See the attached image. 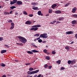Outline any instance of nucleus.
<instances>
[{
    "label": "nucleus",
    "instance_id": "nucleus-1",
    "mask_svg": "<svg viewBox=\"0 0 77 77\" xmlns=\"http://www.w3.org/2000/svg\"><path fill=\"white\" fill-rule=\"evenodd\" d=\"M17 2V4L18 5H23V2L21 1H17V0H13V1H11L10 2V5H14V4H15L16 2Z\"/></svg>",
    "mask_w": 77,
    "mask_h": 77
},
{
    "label": "nucleus",
    "instance_id": "nucleus-2",
    "mask_svg": "<svg viewBox=\"0 0 77 77\" xmlns=\"http://www.w3.org/2000/svg\"><path fill=\"white\" fill-rule=\"evenodd\" d=\"M41 26L40 25H34L31 27L32 28L30 29V30H34V31H36V30H38V27H40Z\"/></svg>",
    "mask_w": 77,
    "mask_h": 77
},
{
    "label": "nucleus",
    "instance_id": "nucleus-3",
    "mask_svg": "<svg viewBox=\"0 0 77 77\" xmlns=\"http://www.w3.org/2000/svg\"><path fill=\"white\" fill-rule=\"evenodd\" d=\"M17 38H19L20 41L23 44H26V43L27 42V40L24 37L21 36H18Z\"/></svg>",
    "mask_w": 77,
    "mask_h": 77
},
{
    "label": "nucleus",
    "instance_id": "nucleus-4",
    "mask_svg": "<svg viewBox=\"0 0 77 77\" xmlns=\"http://www.w3.org/2000/svg\"><path fill=\"white\" fill-rule=\"evenodd\" d=\"M39 71V69H38L35 71H32L31 72L30 71H28L27 72V73L28 74H29V75H31V74H35L36 73L38 72Z\"/></svg>",
    "mask_w": 77,
    "mask_h": 77
},
{
    "label": "nucleus",
    "instance_id": "nucleus-5",
    "mask_svg": "<svg viewBox=\"0 0 77 77\" xmlns=\"http://www.w3.org/2000/svg\"><path fill=\"white\" fill-rule=\"evenodd\" d=\"M31 51H27L26 52L28 54H33V53H38V52H39V51H36L35 50H32Z\"/></svg>",
    "mask_w": 77,
    "mask_h": 77
},
{
    "label": "nucleus",
    "instance_id": "nucleus-6",
    "mask_svg": "<svg viewBox=\"0 0 77 77\" xmlns=\"http://www.w3.org/2000/svg\"><path fill=\"white\" fill-rule=\"evenodd\" d=\"M40 37L43 38H48V35L47 33H44L41 34L40 35Z\"/></svg>",
    "mask_w": 77,
    "mask_h": 77
},
{
    "label": "nucleus",
    "instance_id": "nucleus-7",
    "mask_svg": "<svg viewBox=\"0 0 77 77\" xmlns=\"http://www.w3.org/2000/svg\"><path fill=\"white\" fill-rule=\"evenodd\" d=\"M25 23L26 24L30 25V24H32V21H27L25 22Z\"/></svg>",
    "mask_w": 77,
    "mask_h": 77
},
{
    "label": "nucleus",
    "instance_id": "nucleus-8",
    "mask_svg": "<svg viewBox=\"0 0 77 77\" xmlns=\"http://www.w3.org/2000/svg\"><path fill=\"white\" fill-rule=\"evenodd\" d=\"M76 10H77V8L76 7L72 9V13H75L76 11Z\"/></svg>",
    "mask_w": 77,
    "mask_h": 77
},
{
    "label": "nucleus",
    "instance_id": "nucleus-9",
    "mask_svg": "<svg viewBox=\"0 0 77 77\" xmlns=\"http://www.w3.org/2000/svg\"><path fill=\"white\" fill-rule=\"evenodd\" d=\"M55 14H60L62 13V12L60 10H57V11H55Z\"/></svg>",
    "mask_w": 77,
    "mask_h": 77
},
{
    "label": "nucleus",
    "instance_id": "nucleus-10",
    "mask_svg": "<svg viewBox=\"0 0 77 77\" xmlns=\"http://www.w3.org/2000/svg\"><path fill=\"white\" fill-rule=\"evenodd\" d=\"M7 52V51L6 50H2L1 51V54H3V53H6Z\"/></svg>",
    "mask_w": 77,
    "mask_h": 77
},
{
    "label": "nucleus",
    "instance_id": "nucleus-11",
    "mask_svg": "<svg viewBox=\"0 0 77 77\" xmlns=\"http://www.w3.org/2000/svg\"><path fill=\"white\" fill-rule=\"evenodd\" d=\"M66 34L68 35L69 34H73V32L72 31H68L66 32Z\"/></svg>",
    "mask_w": 77,
    "mask_h": 77
},
{
    "label": "nucleus",
    "instance_id": "nucleus-12",
    "mask_svg": "<svg viewBox=\"0 0 77 77\" xmlns=\"http://www.w3.org/2000/svg\"><path fill=\"white\" fill-rule=\"evenodd\" d=\"M72 24H77V21L76 20H73L72 22Z\"/></svg>",
    "mask_w": 77,
    "mask_h": 77
},
{
    "label": "nucleus",
    "instance_id": "nucleus-13",
    "mask_svg": "<svg viewBox=\"0 0 77 77\" xmlns=\"http://www.w3.org/2000/svg\"><path fill=\"white\" fill-rule=\"evenodd\" d=\"M57 6V5L56 4H53L51 6L52 8V9H54V8L56 7Z\"/></svg>",
    "mask_w": 77,
    "mask_h": 77
},
{
    "label": "nucleus",
    "instance_id": "nucleus-14",
    "mask_svg": "<svg viewBox=\"0 0 77 77\" xmlns=\"http://www.w3.org/2000/svg\"><path fill=\"white\" fill-rule=\"evenodd\" d=\"M65 48L67 50V51H69V47L68 46H66Z\"/></svg>",
    "mask_w": 77,
    "mask_h": 77
},
{
    "label": "nucleus",
    "instance_id": "nucleus-15",
    "mask_svg": "<svg viewBox=\"0 0 77 77\" xmlns=\"http://www.w3.org/2000/svg\"><path fill=\"white\" fill-rule=\"evenodd\" d=\"M32 9H34V10H39V9H38V7H33Z\"/></svg>",
    "mask_w": 77,
    "mask_h": 77
},
{
    "label": "nucleus",
    "instance_id": "nucleus-16",
    "mask_svg": "<svg viewBox=\"0 0 77 77\" xmlns=\"http://www.w3.org/2000/svg\"><path fill=\"white\" fill-rule=\"evenodd\" d=\"M75 60H73L71 61V64H73V63H75Z\"/></svg>",
    "mask_w": 77,
    "mask_h": 77
},
{
    "label": "nucleus",
    "instance_id": "nucleus-17",
    "mask_svg": "<svg viewBox=\"0 0 77 77\" xmlns=\"http://www.w3.org/2000/svg\"><path fill=\"white\" fill-rule=\"evenodd\" d=\"M38 3L36 2H33L31 3L32 5H37Z\"/></svg>",
    "mask_w": 77,
    "mask_h": 77
},
{
    "label": "nucleus",
    "instance_id": "nucleus-18",
    "mask_svg": "<svg viewBox=\"0 0 77 77\" xmlns=\"http://www.w3.org/2000/svg\"><path fill=\"white\" fill-rule=\"evenodd\" d=\"M39 34H35L34 35V37H36L37 36V37H39Z\"/></svg>",
    "mask_w": 77,
    "mask_h": 77
},
{
    "label": "nucleus",
    "instance_id": "nucleus-19",
    "mask_svg": "<svg viewBox=\"0 0 77 77\" xmlns=\"http://www.w3.org/2000/svg\"><path fill=\"white\" fill-rule=\"evenodd\" d=\"M10 9H14V8H16V7L15 6H12V7H10Z\"/></svg>",
    "mask_w": 77,
    "mask_h": 77
},
{
    "label": "nucleus",
    "instance_id": "nucleus-20",
    "mask_svg": "<svg viewBox=\"0 0 77 77\" xmlns=\"http://www.w3.org/2000/svg\"><path fill=\"white\" fill-rule=\"evenodd\" d=\"M72 17H75V18H77V15L74 14L72 16Z\"/></svg>",
    "mask_w": 77,
    "mask_h": 77
},
{
    "label": "nucleus",
    "instance_id": "nucleus-21",
    "mask_svg": "<svg viewBox=\"0 0 77 77\" xmlns=\"http://www.w3.org/2000/svg\"><path fill=\"white\" fill-rule=\"evenodd\" d=\"M29 70L30 71H33V68L32 67H30L29 69Z\"/></svg>",
    "mask_w": 77,
    "mask_h": 77
},
{
    "label": "nucleus",
    "instance_id": "nucleus-22",
    "mask_svg": "<svg viewBox=\"0 0 77 77\" xmlns=\"http://www.w3.org/2000/svg\"><path fill=\"white\" fill-rule=\"evenodd\" d=\"M41 11H39L38 12V15H41Z\"/></svg>",
    "mask_w": 77,
    "mask_h": 77
},
{
    "label": "nucleus",
    "instance_id": "nucleus-23",
    "mask_svg": "<svg viewBox=\"0 0 77 77\" xmlns=\"http://www.w3.org/2000/svg\"><path fill=\"white\" fill-rule=\"evenodd\" d=\"M4 14L5 15H9L10 13L8 12H5Z\"/></svg>",
    "mask_w": 77,
    "mask_h": 77
},
{
    "label": "nucleus",
    "instance_id": "nucleus-24",
    "mask_svg": "<svg viewBox=\"0 0 77 77\" xmlns=\"http://www.w3.org/2000/svg\"><path fill=\"white\" fill-rule=\"evenodd\" d=\"M61 62V61L60 60H58L57 62V63H58V64H60V62Z\"/></svg>",
    "mask_w": 77,
    "mask_h": 77
},
{
    "label": "nucleus",
    "instance_id": "nucleus-25",
    "mask_svg": "<svg viewBox=\"0 0 77 77\" xmlns=\"http://www.w3.org/2000/svg\"><path fill=\"white\" fill-rule=\"evenodd\" d=\"M1 66H3V67H5V66H6V65L4 64V63H2V64L1 65Z\"/></svg>",
    "mask_w": 77,
    "mask_h": 77
},
{
    "label": "nucleus",
    "instance_id": "nucleus-26",
    "mask_svg": "<svg viewBox=\"0 0 77 77\" xmlns=\"http://www.w3.org/2000/svg\"><path fill=\"white\" fill-rule=\"evenodd\" d=\"M38 42L41 43L42 42V40L41 39H40L38 40Z\"/></svg>",
    "mask_w": 77,
    "mask_h": 77
},
{
    "label": "nucleus",
    "instance_id": "nucleus-27",
    "mask_svg": "<svg viewBox=\"0 0 77 77\" xmlns=\"http://www.w3.org/2000/svg\"><path fill=\"white\" fill-rule=\"evenodd\" d=\"M46 59H47V60H50V57H49L47 56L46 57Z\"/></svg>",
    "mask_w": 77,
    "mask_h": 77
},
{
    "label": "nucleus",
    "instance_id": "nucleus-28",
    "mask_svg": "<svg viewBox=\"0 0 77 77\" xmlns=\"http://www.w3.org/2000/svg\"><path fill=\"white\" fill-rule=\"evenodd\" d=\"M23 14L24 15H27V13L26 11H24L23 12Z\"/></svg>",
    "mask_w": 77,
    "mask_h": 77
},
{
    "label": "nucleus",
    "instance_id": "nucleus-29",
    "mask_svg": "<svg viewBox=\"0 0 77 77\" xmlns=\"http://www.w3.org/2000/svg\"><path fill=\"white\" fill-rule=\"evenodd\" d=\"M69 4H70V3H68L66 4V5H65V7H66L67 6H69Z\"/></svg>",
    "mask_w": 77,
    "mask_h": 77
},
{
    "label": "nucleus",
    "instance_id": "nucleus-30",
    "mask_svg": "<svg viewBox=\"0 0 77 77\" xmlns=\"http://www.w3.org/2000/svg\"><path fill=\"white\" fill-rule=\"evenodd\" d=\"M43 52L45 53H47V50L45 49L43 50Z\"/></svg>",
    "mask_w": 77,
    "mask_h": 77
},
{
    "label": "nucleus",
    "instance_id": "nucleus-31",
    "mask_svg": "<svg viewBox=\"0 0 77 77\" xmlns=\"http://www.w3.org/2000/svg\"><path fill=\"white\" fill-rule=\"evenodd\" d=\"M68 64H71V61L70 60H69L68 61Z\"/></svg>",
    "mask_w": 77,
    "mask_h": 77
},
{
    "label": "nucleus",
    "instance_id": "nucleus-32",
    "mask_svg": "<svg viewBox=\"0 0 77 77\" xmlns=\"http://www.w3.org/2000/svg\"><path fill=\"white\" fill-rule=\"evenodd\" d=\"M63 18H60L59 19V21H61V20H63Z\"/></svg>",
    "mask_w": 77,
    "mask_h": 77
},
{
    "label": "nucleus",
    "instance_id": "nucleus-33",
    "mask_svg": "<svg viewBox=\"0 0 77 77\" xmlns=\"http://www.w3.org/2000/svg\"><path fill=\"white\" fill-rule=\"evenodd\" d=\"M44 67L45 68H47V67H48V65L47 64H46L45 66H44Z\"/></svg>",
    "mask_w": 77,
    "mask_h": 77
},
{
    "label": "nucleus",
    "instance_id": "nucleus-34",
    "mask_svg": "<svg viewBox=\"0 0 77 77\" xmlns=\"http://www.w3.org/2000/svg\"><path fill=\"white\" fill-rule=\"evenodd\" d=\"M4 46L7 48H9V46L7 45H5Z\"/></svg>",
    "mask_w": 77,
    "mask_h": 77
},
{
    "label": "nucleus",
    "instance_id": "nucleus-35",
    "mask_svg": "<svg viewBox=\"0 0 77 77\" xmlns=\"http://www.w3.org/2000/svg\"><path fill=\"white\" fill-rule=\"evenodd\" d=\"M14 28V26H12L10 27V29H11V30H12Z\"/></svg>",
    "mask_w": 77,
    "mask_h": 77
},
{
    "label": "nucleus",
    "instance_id": "nucleus-36",
    "mask_svg": "<svg viewBox=\"0 0 77 77\" xmlns=\"http://www.w3.org/2000/svg\"><path fill=\"white\" fill-rule=\"evenodd\" d=\"M52 11L51 10H49V13L50 14H51V13H52Z\"/></svg>",
    "mask_w": 77,
    "mask_h": 77
},
{
    "label": "nucleus",
    "instance_id": "nucleus-37",
    "mask_svg": "<svg viewBox=\"0 0 77 77\" xmlns=\"http://www.w3.org/2000/svg\"><path fill=\"white\" fill-rule=\"evenodd\" d=\"M52 54H56V52L54 51H52Z\"/></svg>",
    "mask_w": 77,
    "mask_h": 77
},
{
    "label": "nucleus",
    "instance_id": "nucleus-38",
    "mask_svg": "<svg viewBox=\"0 0 77 77\" xmlns=\"http://www.w3.org/2000/svg\"><path fill=\"white\" fill-rule=\"evenodd\" d=\"M29 17H33V14H29Z\"/></svg>",
    "mask_w": 77,
    "mask_h": 77
},
{
    "label": "nucleus",
    "instance_id": "nucleus-39",
    "mask_svg": "<svg viewBox=\"0 0 77 77\" xmlns=\"http://www.w3.org/2000/svg\"><path fill=\"white\" fill-rule=\"evenodd\" d=\"M11 26H14L15 25V24H14V23H11Z\"/></svg>",
    "mask_w": 77,
    "mask_h": 77
},
{
    "label": "nucleus",
    "instance_id": "nucleus-40",
    "mask_svg": "<svg viewBox=\"0 0 77 77\" xmlns=\"http://www.w3.org/2000/svg\"><path fill=\"white\" fill-rule=\"evenodd\" d=\"M8 21L9 23H12V20H8Z\"/></svg>",
    "mask_w": 77,
    "mask_h": 77
},
{
    "label": "nucleus",
    "instance_id": "nucleus-41",
    "mask_svg": "<svg viewBox=\"0 0 77 77\" xmlns=\"http://www.w3.org/2000/svg\"><path fill=\"white\" fill-rule=\"evenodd\" d=\"M26 65H30V63H26L25 64Z\"/></svg>",
    "mask_w": 77,
    "mask_h": 77
},
{
    "label": "nucleus",
    "instance_id": "nucleus-42",
    "mask_svg": "<svg viewBox=\"0 0 77 77\" xmlns=\"http://www.w3.org/2000/svg\"><path fill=\"white\" fill-rule=\"evenodd\" d=\"M51 68H52V66H48V69H51Z\"/></svg>",
    "mask_w": 77,
    "mask_h": 77
},
{
    "label": "nucleus",
    "instance_id": "nucleus-43",
    "mask_svg": "<svg viewBox=\"0 0 77 77\" xmlns=\"http://www.w3.org/2000/svg\"><path fill=\"white\" fill-rule=\"evenodd\" d=\"M40 38H41V37H40V36H39V37L38 38H37L36 39H37V40H39L40 39Z\"/></svg>",
    "mask_w": 77,
    "mask_h": 77
},
{
    "label": "nucleus",
    "instance_id": "nucleus-44",
    "mask_svg": "<svg viewBox=\"0 0 77 77\" xmlns=\"http://www.w3.org/2000/svg\"><path fill=\"white\" fill-rule=\"evenodd\" d=\"M65 68H64V67H61V70H63V69H64Z\"/></svg>",
    "mask_w": 77,
    "mask_h": 77
},
{
    "label": "nucleus",
    "instance_id": "nucleus-45",
    "mask_svg": "<svg viewBox=\"0 0 77 77\" xmlns=\"http://www.w3.org/2000/svg\"><path fill=\"white\" fill-rule=\"evenodd\" d=\"M3 40V37H0V41H1Z\"/></svg>",
    "mask_w": 77,
    "mask_h": 77
},
{
    "label": "nucleus",
    "instance_id": "nucleus-46",
    "mask_svg": "<svg viewBox=\"0 0 77 77\" xmlns=\"http://www.w3.org/2000/svg\"><path fill=\"white\" fill-rule=\"evenodd\" d=\"M33 47H35V48H38V46H36V45H33Z\"/></svg>",
    "mask_w": 77,
    "mask_h": 77
},
{
    "label": "nucleus",
    "instance_id": "nucleus-47",
    "mask_svg": "<svg viewBox=\"0 0 77 77\" xmlns=\"http://www.w3.org/2000/svg\"><path fill=\"white\" fill-rule=\"evenodd\" d=\"M6 77V75H3L2 77Z\"/></svg>",
    "mask_w": 77,
    "mask_h": 77
},
{
    "label": "nucleus",
    "instance_id": "nucleus-48",
    "mask_svg": "<svg viewBox=\"0 0 77 77\" xmlns=\"http://www.w3.org/2000/svg\"><path fill=\"white\" fill-rule=\"evenodd\" d=\"M75 38H76V39H77V34L75 35Z\"/></svg>",
    "mask_w": 77,
    "mask_h": 77
},
{
    "label": "nucleus",
    "instance_id": "nucleus-49",
    "mask_svg": "<svg viewBox=\"0 0 77 77\" xmlns=\"http://www.w3.org/2000/svg\"><path fill=\"white\" fill-rule=\"evenodd\" d=\"M18 60H14V62H18Z\"/></svg>",
    "mask_w": 77,
    "mask_h": 77
},
{
    "label": "nucleus",
    "instance_id": "nucleus-50",
    "mask_svg": "<svg viewBox=\"0 0 77 77\" xmlns=\"http://www.w3.org/2000/svg\"><path fill=\"white\" fill-rule=\"evenodd\" d=\"M49 15H50V14H46L45 16L46 17H48V16H49Z\"/></svg>",
    "mask_w": 77,
    "mask_h": 77
},
{
    "label": "nucleus",
    "instance_id": "nucleus-51",
    "mask_svg": "<svg viewBox=\"0 0 77 77\" xmlns=\"http://www.w3.org/2000/svg\"><path fill=\"white\" fill-rule=\"evenodd\" d=\"M15 15H18V13L17 12H16Z\"/></svg>",
    "mask_w": 77,
    "mask_h": 77
},
{
    "label": "nucleus",
    "instance_id": "nucleus-52",
    "mask_svg": "<svg viewBox=\"0 0 77 77\" xmlns=\"http://www.w3.org/2000/svg\"><path fill=\"white\" fill-rule=\"evenodd\" d=\"M12 12H13V11H11L10 12V14H12Z\"/></svg>",
    "mask_w": 77,
    "mask_h": 77
},
{
    "label": "nucleus",
    "instance_id": "nucleus-53",
    "mask_svg": "<svg viewBox=\"0 0 77 77\" xmlns=\"http://www.w3.org/2000/svg\"><path fill=\"white\" fill-rule=\"evenodd\" d=\"M53 24H54L55 23H56V21H53Z\"/></svg>",
    "mask_w": 77,
    "mask_h": 77
},
{
    "label": "nucleus",
    "instance_id": "nucleus-54",
    "mask_svg": "<svg viewBox=\"0 0 77 77\" xmlns=\"http://www.w3.org/2000/svg\"><path fill=\"white\" fill-rule=\"evenodd\" d=\"M17 45H21V44H20V43H17Z\"/></svg>",
    "mask_w": 77,
    "mask_h": 77
},
{
    "label": "nucleus",
    "instance_id": "nucleus-55",
    "mask_svg": "<svg viewBox=\"0 0 77 77\" xmlns=\"http://www.w3.org/2000/svg\"><path fill=\"white\" fill-rule=\"evenodd\" d=\"M42 43H45L46 42V41H44L42 42Z\"/></svg>",
    "mask_w": 77,
    "mask_h": 77
},
{
    "label": "nucleus",
    "instance_id": "nucleus-56",
    "mask_svg": "<svg viewBox=\"0 0 77 77\" xmlns=\"http://www.w3.org/2000/svg\"><path fill=\"white\" fill-rule=\"evenodd\" d=\"M74 43V41H72L71 43H70V44H72Z\"/></svg>",
    "mask_w": 77,
    "mask_h": 77
},
{
    "label": "nucleus",
    "instance_id": "nucleus-57",
    "mask_svg": "<svg viewBox=\"0 0 77 77\" xmlns=\"http://www.w3.org/2000/svg\"><path fill=\"white\" fill-rule=\"evenodd\" d=\"M40 15H41V16H43V14H42V13H41Z\"/></svg>",
    "mask_w": 77,
    "mask_h": 77
},
{
    "label": "nucleus",
    "instance_id": "nucleus-58",
    "mask_svg": "<svg viewBox=\"0 0 77 77\" xmlns=\"http://www.w3.org/2000/svg\"><path fill=\"white\" fill-rule=\"evenodd\" d=\"M50 24H53V23L51 22Z\"/></svg>",
    "mask_w": 77,
    "mask_h": 77
},
{
    "label": "nucleus",
    "instance_id": "nucleus-59",
    "mask_svg": "<svg viewBox=\"0 0 77 77\" xmlns=\"http://www.w3.org/2000/svg\"><path fill=\"white\" fill-rule=\"evenodd\" d=\"M57 23H60V22H59L58 21H57Z\"/></svg>",
    "mask_w": 77,
    "mask_h": 77
},
{
    "label": "nucleus",
    "instance_id": "nucleus-60",
    "mask_svg": "<svg viewBox=\"0 0 77 77\" xmlns=\"http://www.w3.org/2000/svg\"><path fill=\"white\" fill-rule=\"evenodd\" d=\"M36 40H37L36 39H35L34 40V41H36Z\"/></svg>",
    "mask_w": 77,
    "mask_h": 77
},
{
    "label": "nucleus",
    "instance_id": "nucleus-61",
    "mask_svg": "<svg viewBox=\"0 0 77 77\" xmlns=\"http://www.w3.org/2000/svg\"><path fill=\"white\" fill-rule=\"evenodd\" d=\"M28 77H32V76H30Z\"/></svg>",
    "mask_w": 77,
    "mask_h": 77
},
{
    "label": "nucleus",
    "instance_id": "nucleus-62",
    "mask_svg": "<svg viewBox=\"0 0 77 77\" xmlns=\"http://www.w3.org/2000/svg\"><path fill=\"white\" fill-rule=\"evenodd\" d=\"M5 1H9V0H5Z\"/></svg>",
    "mask_w": 77,
    "mask_h": 77
},
{
    "label": "nucleus",
    "instance_id": "nucleus-63",
    "mask_svg": "<svg viewBox=\"0 0 77 77\" xmlns=\"http://www.w3.org/2000/svg\"><path fill=\"white\" fill-rule=\"evenodd\" d=\"M35 22H36V21H33V23H35Z\"/></svg>",
    "mask_w": 77,
    "mask_h": 77
},
{
    "label": "nucleus",
    "instance_id": "nucleus-64",
    "mask_svg": "<svg viewBox=\"0 0 77 77\" xmlns=\"http://www.w3.org/2000/svg\"><path fill=\"white\" fill-rule=\"evenodd\" d=\"M46 47H48V46H47V45L46 46Z\"/></svg>",
    "mask_w": 77,
    "mask_h": 77
}]
</instances>
